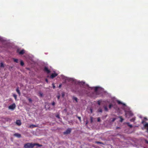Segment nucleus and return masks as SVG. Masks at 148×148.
Masks as SVG:
<instances>
[{"instance_id":"obj_1","label":"nucleus","mask_w":148,"mask_h":148,"mask_svg":"<svg viewBox=\"0 0 148 148\" xmlns=\"http://www.w3.org/2000/svg\"><path fill=\"white\" fill-rule=\"evenodd\" d=\"M35 146L37 147H41L42 146V145L38 143H28L25 144L24 147L25 148H33Z\"/></svg>"},{"instance_id":"obj_2","label":"nucleus","mask_w":148,"mask_h":148,"mask_svg":"<svg viewBox=\"0 0 148 148\" xmlns=\"http://www.w3.org/2000/svg\"><path fill=\"white\" fill-rule=\"evenodd\" d=\"M16 107V105L14 103H13L8 107V108L12 110H13Z\"/></svg>"},{"instance_id":"obj_3","label":"nucleus","mask_w":148,"mask_h":148,"mask_svg":"<svg viewBox=\"0 0 148 148\" xmlns=\"http://www.w3.org/2000/svg\"><path fill=\"white\" fill-rule=\"evenodd\" d=\"M71 128H68L63 132V134L65 135L69 134L71 132Z\"/></svg>"},{"instance_id":"obj_4","label":"nucleus","mask_w":148,"mask_h":148,"mask_svg":"<svg viewBox=\"0 0 148 148\" xmlns=\"http://www.w3.org/2000/svg\"><path fill=\"white\" fill-rule=\"evenodd\" d=\"M19 50L18 49L17 51V52H18L19 54L22 55L25 53V51L24 49H22L19 52Z\"/></svg>"},{"instance_id":"obj_5","label":"nucleus","mask_w":148,"mask_h":148,"mask_svg":"<svg viewBox=\"0 0 148 148\" xmlns=\"http://www.w3.org/2000/svg\"><path fill=\"white\" fill-rule=\"evenodd\" d=\"M44 71L46 72L47 73H49L50 72V71L49 70L48 68L47 67H45L44 69Z\"/></svg>"},{"instance_id":"obj_6","label":"nucleus","mask_w":148,"mask_h":148,"mask_svg":"<svg viewBox=\"0 0 148 148\" xmlns=\"http://www.w3.org/2000/svg\"><path fill=\"white\" fill-rule=\"evenodd\" d=\"M16 123L17 125H18V126H20L21 124V121L20 120H16Z\"/></svg>"},{"instance_id":"obj_7","label":"nucleus","mask_w":148,"mask_h":148,"mask_svg":"<svg viewBox=\"0 0 148 148\" xmlns=\"http://www.w3.org/2000/svg\"><path fill=\"white\" fill-rule=\"evenodd\" d=\"M58 74L56 73H52L51 75V78L52 79L53 78L55 77L56 76H57Z\"/></svg>"},{"instance_id":"obj_8","label":"nucleus","mask_w":148,"mask_h":148,"mask_svg":"<svg viewBox=\"0 0 148 148\" xmlns=\"http://www.w3.org/2000/svg\"><path fill=\"white\" fill-rule=\"evenodd\" d=\"M14 136L18 138H20L21 136V135L18 133H15L14 134Z\"/></svg>"},{"instance_id":"obj_9","label":"nucleus","mask_w":148,"mask_h":148,"mask_svg":"<svg viewBox=\"0 0 148 148\" xmlns=\"http://www.w3.org/2000/svg\"><path fill=\"white\" fill-rule=\"evenodd\" d=\"M112 107H114V108H115L113 105L112 103H110L109 105V108L111 109Z\"/></svg>"},{"instance_id":"obj_10","label":"nucleus","mask_w":148,"mask_h":148,"mask_svg":"<svg viewBox=\"0 0 148 148\" xmlns=\"http://www.w3.org/2000/svg\"><path fill=\"white\" fill-rule=\"evenodd\" d=\"M66 80H67L69 81H73L74 82H75V80L71 78H67L66 79Z\"/></svg>"},{"instance_id":"obj_11","label":"nucleus","mask_w":148,"mask_h":148,"mask_svg":"<svg viewBox=\"0 0 148 148\" xmlns=\"http://www.w3.org/2000/svg\"><path fill=\"white\" fill-rule=\"evenodd\" d=\"M16 91L18 93V94H19V95H21V93L20 92V90H19L18 88V87L17 88L16 90Z\"/></svg>"},{"instance_id":"obj_12","label":"nucleus","mask_w":148,"mask_h":148,"mask_svg":"<svg viewBox=\"0 0 148 148\" xmlns=\"http://www.w3.org/2000/svg\"><path fill=\"white\" fill-rule=\"evenodd\" d=\"M103 107L104 108V109L106 111H108V108L106 106H104Z\"/></svg>"},{"instance_id":"obj_13","label":"nucleus","mask_w":148,"mask_h":148,"mask_svg":"<svg viewBox=\"0 0 148 148\" xmlns=\"http://www.w3.org/2000/svg\"><path fill=\"white\" fill-rule=\"evenodd\" d=\"M37 126L36 125H32L29 126V127L30 128H34V127H37Z\"/></svg>"},{"instance_id":"obj_14","label":"nucleus","mask_w":148,"mask_h":148,"mask_svg":"<svg viewBox=\"0 0 148 148\" xmlns=\"http://www.w3.org/2000/svg\"><path fill=\"white\" fill-rule=\"evenodd\" d=\"M38 94H39V96L40 97H42L43 96V93L41 92H39L38 93Z\"/></svg>"},{"instance_id":"obj_15","label":"nucleus","mask_w":148,"mask_h":148,"mask_svg":"<svg viewBox=\"0 0 148 148\" xmlns=\"http://www.w3.org/2000/svg\"><path fill=\"white\" fill-rule=\"evenodd\" d=\"M78 83H79V84L80 85H83L84 84L85 82H78Z\"/></svg>"},{"instance_id":"obj_16","label":"nucleus","mask_w":148,"mask_h":148,"mask_svg":"<svg viewBox=\"0 0 148 148\" xmlns=\"http://www.w3.org/2000/svg\"><path fill=\"white\" fill-rule=\"evenodd\" d=\"M145 127H147V132H148V123H146L144 125Z\"/></svg>"},{"instance_id":"obj_17","label":"nucleus","mask_w":148,"mask_h":148,"mask_svg":"<svg viewBox=\"0 0 148 148\" xmlns=\"http://www.w3.org/2000/svg\"><path fill=\"white\" fill-rule=\"evenodd\" d=\"M95 143L97 144H103V145L104 144L103 143H102L101 142H99V141H96V142H95Z\"/></svg>"},{"instance_id":"obj_18","label":"nucleus","mask_w":148,"mask_h":148,"mask_svg":"<svg viewBox=\"0 0 148 148\" xmlns=\"http://www.w3.org/2000/svg\"><path fill=\"white\" fill-rule=\"evenodd\" d=\"M13 96L14 98L16 100V98H17V95H16L15 94H13Z\"/></svg>"},{"instance_id":"obj_19","label":"nucleus","mask_w":148,"mask_h":148,"mask_svg":"<svg viewBox=\"0 0 148 148\" xmlns=\"http://www.w3.org/2000/svg\"><path fill=\"white\" fill-rule=\"evenodd\" d=\"M98 111L99 112H102V110L101 108H99L98 110Z\"/></svg>"},{"instance_id":"obj_20","label":"nucleus","mask_w":148,"mask_h":148,"mask_svg":"<svg viewBox=\"0 0 148 148\" xmlns=\"http://www.w3.org/2000/svg\"><path fill=\"white\" fill-rule=\"evenodd\" d=\"M56 117L58 119H60V117L59 114H57L56 116Z\"/></svg>"},{"instance_id":"obj_21","label":"nucleus","mask_w":148,"mask_h":148,"mask_svg":"<svg viewBox=\"0 0 148 148\" xmlns=\"http://www.w3.org/2000/svg\"><path fill=\"white\" fill-rule=\"evenodd\" d=\"M20 64L22 66H23L24 65V62H23L22 61H21V63H20Z\"/></svg>"},{"instance_id":"obj_22","label":"nucleus","mask_w":148,"mask_h":148,"mask_svg":"<svg viewBox=\"0 0 148 148\" xmlns=\"http://www.w3.org/2000/svg\"><path fill=\"white\" fill-rule=\"evenodd\" d=\"M129 113L130 116H132L133 115V114L131 112H129Z\"/></svg>"},{"instance_id":"obj_23","label":"nucleus","mask_w":148,"mask_h":148,"mask_svg":"<svg viewBox=\"0 0 148 148\" xmlns=\"http://www.w3.org/2000/svg\"><path fill=\"white\" fill-rule=\"evenodd\" d=\"M135 120V119L133 118L132 119L130 120V121L131 122H134Z\"/></svg>"},{"instance_id":"obj_24","label":"nucleus","mask_w":148,"mask_h":148,"mask_svg":"<svg viewBox=\"0 0 148 148\" xmlns=\"http://www.w3.org/2000/svg\"><path fill=\"white\" fill-rule=\"evenodd\" d=\"M98 88V87H95V91H97Z\"/></svg>"},{"instance_id":"obj_25","label":"nucleus","mask_w":148,"mask_h":148,"mask_svg":"<svg viewBox=\"0 0 148 148\" xmlns=\"http://www.w3.org/2000/svg\"><path fill=\"white\" fill-rule=\"evenodd\" d=\"M117 102L119 104H122V103L121 101H117Z\"/></svg>"},{"instance_id":"obj_26","label":"nucleus","mask_w":148,"mask_h":148,"mask_svg":"<svg viewBox=\"0 0 148 148\" xmlns=\"http://www.w3.org/2000/svg\"><path fill=\"white\" fill-rule=\"evenodd\" d=\"M14 61L15 62H16V63H18V60L17 59H14Z\"/></svg>"},{"instance_id":"obj_27","label":"nucleus","mask_w":148,"mask_h":148,"mask_svg":"<svg viewBox=\"0 0 148 148\" xmlns=\"http://www.w3.org/2000/svg\"><path fill=\"white\" fill-rule=\"evenodd\" d=\"M1 67H4L3 64L2 62L1 63Z\"/></svg>"},{"instance_id":"obj_28","label":"nucleus","mask_w":148,"mask_h":148,"mask_svg":"<svg viewBox=\"0 0 148 148\" xmlns=\"http://www.w3.org/2000/svg\"><path fill=\"white\" fill-rule=\"evenodd\" d=\"M28 100L29 101V102H32V100L30 99V98H29L28 99Z\"/></svg>"},{"instance_id":"obj_29","label":"nucleus","mask_w":148,"mask_h":148,"mask_svg":"<svg viewBox=\"0 0 148 148\" xmlns=\"http://www.w3.org/2000/svg\"><path fill=\"white\" fill-rule=\"evenodd\" d=\"M73 99L74 100H75L76 102H77V98L76 97H74L73 98Z\"/></svg>"},{"instance_id":"obj_30","label":"nucleus","mask_w":148,"mask_h":148,"mask_svg":"<svg viewBox=\"0 0 148 148\" xmlns=\"http://www.w3.org/2000/svg\"><path fill=\"white\" fill-rule=\"evenodd\" d=\"M128 125L131 128L132 127V125H130L129 123H128Z\"/></svg>"},{"instance_id":"obj_31","label":"nucleus","mask_w":148,"mask_h":148,"mask_svg":"<svg viewBox=\"0 0 148 148\" xmlns=\"http://www.w3.org/2000/svg\"><path fill=\"white\" fill-rule=\"evenodd\" d=\"M120 119H121V120H120V121L121 122H122L123 121V119H122L121 117H120Z\"/></svg>"},{"instance_id":"obj_32","label":"nucleus","mask_w":148,"mask_h":148,"mask_svg":"<svg viewBox=\"0 0 148 148\" xmlns=\"http://www.w3.org/2000/svg\"><path fill=\"white\" fill-rule=\"evenodd\" d=\"M115 119H116L115 118H113L112 120L111 121L112 122H114L115 121Z\"/></svg>"},{"instance_id":"obj_33","label":"nucleus","mask_w":148,"mask_h":148,"mask_svg":"<svg viewBox=\"0 0 148 148\" xmlns=\"http://www.w3.org/2000/svg\"><path fill=\"white\" fill-rule=\"evenodd\" d=\"M77 118L79 120L81 121V118L80 117L77 116Z\"/></svg>"},{"instance_id":"obj_34","label":"nucleus","mask_w":148,"mask_h":148,"mask_svg":"<svg viewBox=\"0 0 148 148\" xmlns=\"http://www.w3.org/2000/svg\"><path fill=\"white\" fill-rule=\"evenodd\" d=\"M55 103L54 102H53L52 103V105L53 106H54L55 105Z\"/></svg>"},{"instance_id":"obj_35","label":"nucleus","mask_w":148,"mask_h":148,"mask_svg":"<svg viewBox=\"0 0 148 148\" xmlns=\"http://www.w3.org/2000/svg\"><path fill=\"white\" fill-rule=\"evenodd\" d=\"M100 119L99 118H98L97 119V121L98 122H100Z\"/></svg>"},{"instance_id":"obj_36","label":"nucleus","mask_w":148,"mask_h":148,"mask_svg":"<svg viewBox=\"0 0 148 148\" xmlns=\"http://www.w3.org/2000/svg\"><path fill=\"white\" fill-rule=\"evenodd\" d=\"M90 110L91 113H92V108H90Z\"/></svg>"},{"instance_id":"obj_37","label":"nucleus","mask_w":148,"mask_h":148,"mask_svg":"<svg viewBox=\"0 0 148 148\" xmlns=\"http://www.w3.org/2000/svg\"><path fill=\"white\" fill-rule=\"evenodd\" d=\"M91 122L92 123V118L91 117L90 118Z\"/></svg>"},{"instance_id":"obj_38","label":"nucleus","mask_w":148,"mask_h":148,"mask_svg":"<svg viewBox=\"0 0 148 148\" xmlns=\"http://www.w3.org/2000/svg\"><path fill=\"white\" fill-rule=\"evenodd\" d=\"M64 93H62V97H64Z\"/></svg>"},{"instance_id":"obj_39","label":"nucleus","mask_w":148,"mask_h":148,"mask_svg":"<svg viewBox=\"0 0 148 148\" xmlns=\"http://www.w3.org/2000/svg\"><path fill=\"white\" fill-rule=\"evenodd\" d=\"M60 95H58V96H57V98H58V99H59L60 98Z\"/></svg>"},{"instance_id":"obj_40","label":"nucleus","mask_w":148,"mask_h":148,"mask_svg":"<svg viewBox=\"0 0 148 148\" xmlns=\"http://www.w3.org/2000/svg\"><path fill=\"white\" fill-rule=\"evenodd\" d=\"M145 142H146V143H147L148 144V141L147 140H145Z\"/></svg>"},{"instance_id":"obj_41","label":"nucleus","mask_w":148,"mask_h":148,"mask_svg":"<svg viewBox=\"0 0 148 148\" xmlns=\"http://www.w3.org/2000/svg\"><path fill=\"white\" fill-rule=\"evenodd\" d=\"M98 104L99 105H100V102L99 101H98Z\"/></svg>"},{"instance_id":"obj_42","label":"nucleus","mask_w":148,"mask_h":148,"mask_svg":"<svg viewBox=\"0 0 148 148\" xmlns=\"http://www.w3.org/2000/svg\"><path fill=\"white\" fill-rule=\"evenodd\" d=\"M122 104L124 106H126V105L124 103H122Z\"/></svg>"},{"instance_id":"obj_43","label":"nucleus","mask_w":148,"mask_h":148,"mask_svg":"<svg viewBox=\"0 0 148 148\" xmlns=\"http://www.w3.org/2000/svg\"><path fill=\"white\" fill-rule=\"evenodd\" d=\"M45 81H46L47 83H48V79H45Z\"/></svg>"},{"instance_id":"obj_44","label":"nucleus","mask_w":148,"mask_h":148,"mask_svg":"<svg viewBox=\"0 0 148 148\" xmlns=\"http://www.w3.org/2000/svg\"><path fill=\"white\" fill-rule=\"evenodd\" d=\"M61 86H62V85H60L59 86V88H61Z\"/></svg>"},{"instance_id":"obj_45","label":"nucleus","mask_w":148,"mask_h":148,"mask_svg":"<svg viewBox=\"0 0 148 148\" xmlns=\"http://www.w3.org/2000/svg\"><path fill=\"white\" fill-rule=\"evenodd\" d=\"M144 121H143L142 122V123H142V124H143V123H144Z\"/></svg>"},{"instance_id":"obj_46","label":"nucleus","mask_w":148,"mask_h":148,"mask_svg":"<svg viewBox=\"0 0 148 148\" xmlns=\"http://www.w3.org/2000/svg\"><path fill=\"white\" fill-rule=\"evenodd\" d=\"M120 128L119 127H116V129H119Z\"/></svg>"},{"instance_id":"obj_47","label":"nucleus","mask_w":148,"mask_h":148,"mask_svg":"<svg viewBox=\"0 0 148 148\" xmlns=\"http://www.w3.org/2000/svg\"><path fill=\"white\" fill-rule=\"evenodd\" d=\"M53 88H55V86H53Z\"/></svg>"},{"instance_id":"obj_48","label":"nucleus","mask_w":148,"mask_h":148,"mask_svg":"<svg viewBox=\"0 0 148 148\" xmlns=\"http://www.w3.org/2000/svg\"><path fill=\"white\" fill-rule=\"evenodd\" d=\"M86 86H87V87H89V86H88V85H87H87H86Z\"/></svg>"},{"instance_id":"obj_49","label":"nucleus","mask_w":148,"mask_h":148,"mask_svg":"<svg viewBox=\"0 0 148 148\" xmlns=\"http://www.w3.org/2000/svg\"><path fill=\"white\" fill-rule=\"evenodd\" d=\"M36 148H38V147H37V146H36Z\"/></svg>"},{"instance_id":"obj_50","label":"nucleus","mask_w":148,"mask_h":148,"mask_svg":"<svg viewBox=\"0 0 148 148\" xmlns=\"http://www.w3.org/2000/svg\"><path fill=\"white\" fill-rule=\"evenodd\" d=\"M145 119H146V118H145Z\"/></svg>"}]
</instances>
